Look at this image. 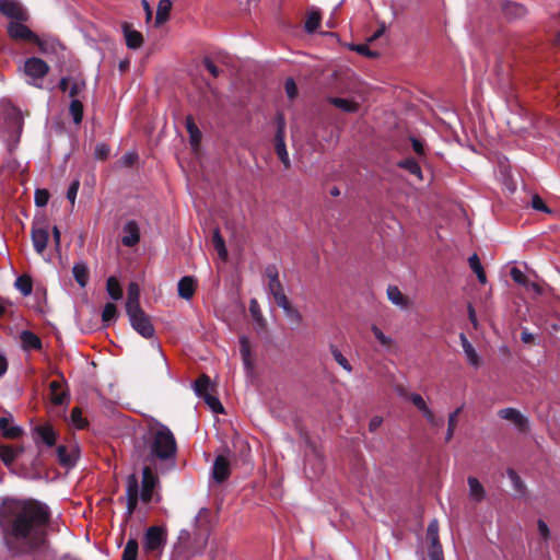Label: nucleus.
<instances>
[{"label": "nucleus", "mask_w": 560, "mask_h": 560, "mask_svg": "<svg viewBox=\"0 0 560 560\" xmlns=\"http://www.w3.org/2000/svg\"><path fill=\"white\" fill-rule=\"evenodd\" d=\"M51 517L50 508L37 499H4L0 509V528L9 552L22 557L47 550Z\"/></svg>", "instance_id": "nucleus-1"}, {"label": "nucleus", "mask_w": 560, "mask_h": 560, "mask_svg": "<svg viewBox=\"0 0 560 560\" xmlns=\"http://www.w3.org/2000/svg\"><path fill=\"white\" fill-rule=\"evenodd\" d=\"M143 463L153 465L158 462H174L177 455V442L171 429L156 422L149 427L143 436Z\"/></svg>", "instance_id": "nucleus-2"}, {"label": "nucleus", "mask_w": 560, "mask_h": 560, "mask_svg": "<svg viewBox=\"0 0 560 560\" xmlns=\"http://www.w3.org/2000/svg\"><path fill=\"white\" fill-rule=\"evenodd\" d=\"M26 22L10 21L7 26V33L10 39L14 42H24L35 44L40 51L45 50V44L27 25Z\"/></svg>", "instance_id": "nucleus-3"}, {"label": "nucleus", "mask_w": 560, "mask_h": 560, "mask_svg": "<svg viewBox=\"0 0 560 560\" xmlns=\"http://www.w3.org/2000/svg\"><path fill=\"white\" fill-rule=\"evenodd\" d=\"M49 70V65L38 57L27 58L22 68L23 73L28 78L26 82L36 88H40L38 81H42L48 74Z\"/></svg>", "instance_id": "nucleus-4"}, {"label": "nucleus", "mask_w": 560, "mask_h": 560, "mask_svg": "<svg viewBox=\"0 0 560 560\" xmlns=\"http://www.w3.org/2000/svg\"><path fill=\"white\" fill-rule=\"evenodd\" d=\"M167 541V532L162 526H150L143 537V549L147 553L161 555Z\"/></svg>", "instance_id": "nucleus-5"}, {"label": "nucleus", "mask_w": 560, "mask_h": 560, "mask_svg": "<svg viewBox=\"0 0 560 560\" xmlns=\"http://www.w3.org/2000/svg\"><path fill=\"white\" fill-rule=\"evenodd\" d=\"M277 130L275 135V151L285 168H290L291 163L285 147V119L282 113L276 115Z\"/></svg>", "instance_id": "nucleus-6"}, {"label": "nucleus", "mask_w": 560, "mask_h": 560, "mask_svg": "<svg viewBox=\"0 0 560 560\" xmlns=\"http://www.w3.org/2000/svg\"><path fill=\"white\" fill-rule=\"evenodd\" d=\"M131 327L143 338H152L154 336V327L150 316L142 308L127 313Z\"/></svg>", "instance_id": "nucleus-7"}, {"label": "nucleus", "mask_w": 560, "mask_h": 560, "mask_svg": "<svg viewBox=\"0 0 560 560\" xmlns=\"http://www.w3.org/2000/svg\"><path fill=\"white\" fill-rule=\"evenodd\" d=\"M31 237L35 252L43 255L49 241V224L46 219L33 222Z\"/></svg>", "instance_id": "nucleus-8"}, {"label": "nucleus", "mask_w": 560, "mask_h": 560, "mask_svg": "<svg viewBox=\"0 0 560 560\" xmlns=\"http://www.w3.org/2000/svg\"><path fill=\"white\" fill-rule=\"evenodd\" d=\"M0 14L11 21L28 22L31 19L27 9L18 0H0Z\"/></svg>", "instance_id": "nucleus-9"}, {"label": "nucleus", "mask_w": 560, "mask_h": 560, "mask_svg": "<svg viewBox=\"0 0 560 560\" xmlns=\"http://www.w3.org/2000/svg\"><path fill=\"white\" fill-rule=\"evenodd\" d=\"M158 476L153 472L150 464H145L142 469V485L140 498L142 502L150 503L153 495V490L158 485Z\"/></svg>", "instance_id": "nucleus-10"}, {"label": "nucleus", "mask_w": 560, "mask_h": 560, "mask_svg": "<svg viewBox=\"0 0 560 560\" xmlns=\"http://www.w3.org/2000/svg\"><path fill=\"white\" fill-rule=\"evenodd\" d=\"M498 416L501 419L511 421L515 428L522 432L525 433L529 430V421L527 417H525L520 410L515 408H503L498 411Z\"/></svg>", "instance_id": "nucleus-11"}, {"label": "nucleus", "mask_w": 560, "mask_h": 560, "mask_svg": "<svg viewBox=\"0 0 560 560\" xmlns=\"http://www.w3.org/2000/svg\"><path fill=\"white\" fill-rule=\"evenodd\" d=\"M126 494L127 514L131 516L137 509L139 500V482L135 474L129 475L127 478Z\"/></svg>", "instance_id": "nucleus-12"}, {"label": "nucleus", "mask_w": 560, "mask_h": 560, "mask_svg": "<svg viewBox=\"0 0 560 560\" xmlns=\"http://www.w3.org/2000/svg\"><path fill=\"white\" fill-rule=\"evenodd\" d=\"M230 474L231 467L229 459L223 455L217 456L212 467L213 479L218 483H222L230 477Z\"/></svg>", "instance_id": "nucleus-13"}, {"label": "nucleus", "mask_w": 560, "mask_h": 560, "mask_svg": "<svg viewBox=\"0 0 560 560\" xmlns=\"http://www.w3.org/2000/svg\"><path fill=\"white\" fill-rule=\"evenodd\" d=\"M125 235L121 238L122 245L132 247L140 241V231L136 221L130 220L124 225Z\"/></svg>", "instance_id": "nucleus-14"}, {"label": "nucleus", "mask_w": 560, "mask_h": 560, "mask_svg": "<svg viewBox=\"0 0 560 560\" xmlns=\"http://www.w3.org/2000/svg\"><path fill=\"white\" fill-rule=\"evenodd\" d=\"M502 12L506 19L517 20L524 18L527 14V9L521 3L504 1L502 3Z\"/></svg>", "instance_id": "nucleus-15"}, {"label": "nucleus", "mask_w": 560, "mask_h": 560, "mask_svg": "<svg viewBox=\"0 0 560 560\" xmlns=\"http://www.w3.org/2000/svg\"><path fill=\"white\" fill-rule=\"evenodd\" d=\"M36 439L42 441L47 446H52L56 443V432L51 424L45 423L36 425L34 429Z\"/></svg>", "instance_id": "nucleus-16"}, {"label": "nucleus", "mask_w": 560, "mask_h": 560, "mask_svg": "<svg viewBox=\"0 0 560 560\" xmlns=\"http://www.w3.org/2000/svg\"><path fill=\"white\" fill-rule=\"evenodd\" d=\"M197 281L194 277L185 276L178 281V295L184 300H190L196 291Z\"/></svg>", "instance_id": "nucleus-17"}, {"label": "nucleus", "mask_w": 560, "mask_h": 560, "mask_svg": "<svg viewBox=\"0 0 560 560\" xmlns=\"http://www.w3.org/2000/svg\"><path fill=\"white\" fill-rule=\"evenodd\" d=\"M122 32L126 39V45L130 49H138L143 44V36L140 32L132 30L128 23L122 24Z\"/></svg>", "instance_id": "nucleus-18"}, {"label": "nucleus", "mask_w": 560, "mask_h": 560, "mask_svg": "<svg viewBox=\"0 0 560 560\" xmlns=\"http://www.w3.org/2000/svg\"><path fill=\"white\" fill-rule=\"evenodd\" d=\"M140 308V288L138 283L130 282L127 289L126 313Z\"/></svg>", "instance_id": "nucleus-19"}, {"label": "nucleus", "mask_w": 560, "mask_h": 560, "mask_svg": "<svg viewBox=\"0 0 560 560\" xmlns=\"http://www.w3.org/2000/svg\"><path fill=\"white\" fill-rule=\"evenodd\" d=\"M276 304L281 307L284 312V315L294 324L300 325L302 322V315L298 308H295L288 296L281 298L280 301L276 302Z\"/></svg>", "instance_id": "nucleus-20"}, {"label": "nucleus", "mask_w": 560, "mask_h": 560, "mask_svg": "<svg viewBox=\"0 0 560 560\" xmlns=\"http://www.w3.org/2000/svg\"><path fill=\"white\" fill-rule=\"evenodd\" d=\"M240 353L246 370L253 369V353L250 341L246 336H241L238 339Z\"/></svg>", "instance_id": "nucleus-21"}, {"label": "nucleus", "mask_w": 560, "mask_h": 560, "mask_svg": "<svg viewBox=\"0 0 560 560\" xmlns=\"http://www.w3.org/2000/svg\"><path fill=\"white\" fill-rule=\"evenodd\" d=\"M20 340L25 350H39L43 346L40 338L31 330H23L20 335Z\"/></svg>", "instance_id": "nucleus-22"}, {"label": "nucleus", "mask_w": 560, "mask_h": 560, "mask_svg": "<svg viewBox=\"0 0 560 560\" xmlns=\"http://www.w3.org/2000/svg\"><path fill=\"white\" fill-rule=\"evenodd\" d=\"M387 298L388 300L399 306L400 308H408L410 301L408 296L402 294V292L396 285H389L387 288Z\"/></svg>", "instance_id": "nucleus-23"}, {"label": "nucleus", "mask_w": 560, "mask_h": 560, "mask_svg": "<svg viewBox=\"0 0 560 560\" xmlns=\"http://www.w3.org/2000/svg\"><path fill=\"white\" fill-rule=\"evenodd\" d=\"M459 340H460L463 350L467 357L468 362L472 366L478 368L480 365V358H479L478 353L476 352L475 348L472 347V345L467 339L466 335L462 332L459 335Z\"/></svg>", "instance_id": "nucleus-24"}, {"label": "nucleus", "mask_w": 560, "mask_h": 560, "mask_svg": "<svg viewBox=\"0 0 560 560\" xmlns=\"http://www.w3.org/2000/svg\"><path fill=\"white\" fill-rule=\"evenodd\" d=\"M12 419L9 417L0 418V431L7 439H16L22 435V429L11 424Z\"/></svg>", "instance_id": "nucleus-25"}, {"label": "nucleus", "mask_w": 560, "mask_h": 560, "mask_svg": "<svg viewBox=\"0 0 560 560\" xmlns=\"http://www.w3.org/2000/svg\"><path fill=\"white\" fill-rule=\"evenodd\" d=\"M194 388L196 395L201 398L206 394L211 393V390H214V385L207 374H202L195 381Z\"/></svg>", "instance_id": "nucleus-26"}, {"label": "nucleus", "mask_w": 560, "mask_h": 560, "mask_svg": "<svg viewBox=\"0 0 560 560\" xmlns=\"http://www.w3.org/2000/svg\"><path fill=\"white\" fill-rule=\"evenodd\" d=\"M57 457L59 464L66 468L73 467L78 458L74 453H69L67 446L65 445H59L57 447Z\"/></svg>", "instance_id": "nucleus-27"}, {"label": "nucleus", "mask_w": 560, "mask_h": 560, "mask_svg": "<svg viewBox=\"0 0 560 560\" xmlns=\"http://www.w3.org/2000/svg\"><path fill=\"white\" fill-rule=\"evenodd\" d=\"M467 482L469 486L470 497L477 502L482 501L486 498V491L479 480L476 477L470 476L468 477Z\"/></svg>", "instance_id": "nucleus-28"}, {"label": "nucleus", "mask_w": 560, "mask_h": 560, "mask_svg": "<svg viewBox=\"0 0 560 560\" xmlns=\"http://www.w3.org/2000/svg\"><path fill=\"white\" fill-rule=\"evenodd\" d=\"M21 453V447H15L12 445L0 446V458L5 465H10L11 463H13Z\"/></svg>", "instance_id": "nucleus-29"}, {"label": "nucleus", "mask_w": 560, "mask_h": 560, "mask_svg": "<svg viewBox=\"0 0 560 560\" xmlns=\"http://www.w3.org/2000/svg\"><path fill=\"white\" fill-rule=\"evenodd\" d=\"M72 275L81 288H84L89 281V269L84 262H75L72 268Z\"/></svg>", "instance_id": "nucleus-30"}, {"label": "nucleus", "mask_w": 560, "mask_h": 560, "mask_svg": "<svg viewBox=\"0 0 560 560\" xmlns=\"http://www.w3.org/2000/svg\"><path fill=\"white\" fill-rule=\"evenodd\" d=\"M172 10V1L171 0H160L158 3V10L155 15V24L161 25L165 23Z\"/></svg>", "instance_id": "nucleus-31"}, {"label": "nucleus", "mask_w": 560, "mask_h": 560, "mask_svg": "<svg viewBox=\"0 0 560 560\" xmlns=\"http://www.w3.org/2000/svg\"><path fill=\"white\" fill-rule=\"evenodd\" d=\"M50 400L54 405L60 406L67 398V393L61 389V384L58 381H52L49 384Z\"/></svg>", "instance_id": "nucleus-32"}, {"label": "nucleus", "mask_w": 560, "mask_h": 560, "mask_svg": "<svg viewBox=\"0 0 560 560\" xmlns=\"http://www.w3.org/2000/svg\"><path fill=\"white\" fill-rule=\"evenodd\" d=\"M328 102L337 108L346 113H355L359 109V104L341 97H329Z\"/></svg>", "instance_id": "nucleus-33"}, {"label": "nucleus", "mask_w": 560, "mask_h": 560, "mask_svg": "<svg viewBox=\"0 0 560 560\" xmlns=\"http://www.w3.org/2000/svg\"><path fill=\"white\" fill-rule=\"evenodd\" d=\"M106 291L108 295L114 300L118 301L122 298V289L118 279L114 276L109 277L106 281Z\"/></svg>", "instance_id": "nucleus-34"}, {"label": "nucleus", "mask_w": 560, "mask_h": 560, "mask_svg": "<svg viewBox=\"0 0 560 560\" xmlns=\"http://www.w3.org/2000/svg\"><path fill=\"white\" fill-rule=\"evenodd\" d=\"M463 408H464V406H460L448 415L447 431H446V435H445L446 443H448L454 436V432H455V429L457 425V419H458V416L460 415V412L463 411Z\"/></svg>", "instance_id": "nucleus-35"}, {"label": "nucleus", "mask_w": 560, "mask_h": 560, "mask_svg": "<svg viewBox=\"0 0 560 560\" xmlns=\"http://www.w3.org/2000/svg\"><path fill=\"white\" fill-rule=\"evenodd\" d=\"M506 474L513 485L514 491L523 497L526 494V486L521 479V477L517 475V472L513 468H508Z\"/></svg>", "instance_id": "nucleus-36"}, {"label": "nucleus", "mask_w": 560, "mask_h": 560, "mask_svg": "<svg viewBox=\"0 0 560 560\" xmlns=\"http://www.w3.org/2000/svg\"><path fill=\"white\" fill-rule=\"evenodd\" d=\"M469 267L476 273L480 283L485 284L487 282L486 272L481 266L480 259L477 254H472L469 259Z\"/></svg>", "instance_id": "nucleus-37"}, {"label": "nucleus", "mask_w": 560, "mask_h": 560, "mask_svg": "<svg viewBox=\"0 0 560 560\" xmlns=\"http://www.w3.org/2000/svg\"><path fill=\"white\" fill-rule=\"evenodd\" d=\"M212 244H213V247L217 250L218 255L220 256V258L226 259L228 250L225 247V242H224L219 229L213 230Z\"/></svg>", "instance_id": "nucleus-38"}, {"label": "nucleus", "mask_w": 560, "mask_h": 560, "mask_svg": "<svg viewBox=\"0 0 560 560\" xmlns=\"http://www.w3.org/2000/svg\"><path fill=\"white\" fill-rule=\"evenodd\" d=\"M117 315V306L112 302L106 303L102 312L103 324L105 326H109L112 323L116 320Z\"/></svg>", "instance_id": "nucleus-39"}, {"label": "nucleus", "mask_w": 560, "mask_h": 560, "mask_svg": "<svg viewBox=\"0 0 560 560\" xmlns=\"http://www.w3.org/2000/svg\"><path fill=\"white\" fill-rule=\"evenodd\" d=\"M186 129L189 133L191 145H198L201 140V132L190 116L186 118Z\"/></svg>", "instance_id": "nucleus-40"}, {"label": "nucleus", "mask_w": 560, "mask_h": 560, "mask_svg": "<svg viewBox=\"0 0 560 560\" xmlns=\"http://www.w3.org/2000/svg\"><path fill=\"white\" fill-rule=\"evenodd\" d=\"M139 544L137 539H128L125 549L122 551L121 560H137L138 558Z\"/></svg>", "instance_id": "nucleus-41"}, {"label": "nucleus", "mask_w": 560, "mask_h": 560, "mask_svg": "<svg viewBox=\"0 0 560 560\" xmlns=\"http://www.w3.org/2000/svg\"><path fill=\"white\" fill-rule=\"evenodd\" d=\"M15 287L24 296L30 295L33 290L32 278L27 275L18 277L15 280Z\"/></svg>", "instance_id": "nucleus-42"}, {"label": "nucleus", "mask_w": 560, "mask_h": 560, "mask_svg": "<svg viewBox=\"0 0 560 560\" xmlns=\"http://www.w3.org/2000/svg\"><path fill=\"white\" fill-rule=\"evenodd\" d=\"M267 290H268V293L270 295H272L275 302H278V301H280L281 298L287 296L284 293V290H283V285L280 282L279 278L275 279V280H269Z\"/></svg>", "instance_id": "nucleus-43"}, {"label": "nucleus", "mask_w": 560, "mask_h": 560, "mask_svg": "<svg viewBox=\"0 0 560 560\" xmlns=\"http://www.w3.org/2000/svg\"><path fill=\"white\" fill-rule=\"evenodd\" d=\"M330 353L334 358V360L348 373L352 372V366L347 360V358L341 353V351L335 346L330 345L329 347Z\"/></svg>", "instance_id": "nucleus-44"}, {"label": "nucleus", "mask_w": 560, "mask_h": 560, "mask_svg": "<svg viewBox=\"0 0 560 560\" xmlns=\"http://www.w3.org/2000/svg\"><path fill=\"white\" fill-rule=\"evenodd\" d=\"M320 21H322V16H320L319 12H317V11L311 12L305 22V31L310 34L316 32L320 25Z\"/></svg>", "instance_id": "nucleus-45"}, {"label": "nucleus", "mask_w": 560, "mask_h": 560, "mask_svg": "<svg viewBox=\"0 0 560 560\" xmlns=\"http://www.w3.org/2000/svg\"><path fill=\"white\" fill-rule=\"evenodd\" d=\"M69 112L72 116L74 124H81L83 119V104L79 100H72L69 106Z\"/></svg>", "instance_id": "nucleus-46"}, {"label": "nucleus", "mask_w": 560, "mask_h": 560, "mask_svg": "<svg viewBox=\"0 0 560 560\" xmlns=\"http://www.w3.org/2000/svg\"><path fill=\"white\" fill-rule=\"evenodd\" d=\"M398 166L421 178V167L413 159H405L398 163Z\"/></svg>", "instance_id": "nucleus-47"}, {"label": "nucleus", "mask_w": 560, "mask_h": 560, "mask_svg": "<svg viewBox=\"0 0 560 560\" xmlns=\"http://www.w3.org/2000/svg\"><path fill=\"white\" fill-rule=\"evenodd\" d=\"M205 402L208 405V407L215 413H223L224 412V408L222 406V404L220 402V400L214 396L212 395L211 393H208L206 394L205 396L201 397Z\"/></svg>", "instance_id": "nucleus-48"}, {"label": "nucleus", "mask_w": 560, "mask_h": 560, "mask_svg": "<svg viewBox=\"0 0 560 560\" xmlns=\"http://www.w3.org/2000/svg\"><path fill=\"white\" fill-rule=\"evenodd\" d=\"M510 276L514 282L524 287L525 289H529V279L524 275L522 270L513 267L510 270Z\"/></svg>", "instance_id": "nucleus-49"}, {"label": "nucleus", "mask_w": 560, "mask_h": 560, "mask_svg": "<svg viewBox=\"0 0 560 560\" xmlns=\"http://www.w3.org/2000/svg\"><path fill=\"white\" fill-rule=\"evenodd\" d=\"M371 330L382 346H384L387 349H389L393 346L394 340L390 337L384 335V332L376 325H373L371 327Z\"/></svg>", "instance_id": "nucleus-50"}, {"label": "nucleus", "mask_w": 560, "mask_h": 560, "mask_svg": "<svg viewBox=\"0 0 560 560\" xmlns=\"http://www.w3.org/2000/svg\"><path fill=\"white\" fill-rule=\"evenodd\" d=\"M428 537L431 539L432 549H438L440 545L438 536V522L433 521L428 526Z\"/></svg>", "instance_id": "nucleus-51"}, {"label": "nucleus", "mask_w": 560, "mask_h": 560, "mask_svg": "<svg viewBox=\"0 0 560 560\" xmlns=\"http://www.w3.org/2000/svg\"><path fill=\"white\" fill-rule=\"evenodd\" d=\"M70 418H71L72 423L75 425V428H78V429L85 428L86 421L83 419L82 411L79 407H74L71 410Z\"/></svg>", "instance_id": "nucleus-52"}, {"label": "nucleus", "mask_w": 560, "mask_h": 560, "mask_svg": "<svg viewBox=\"0 0 560 560\" xmlns=\"http://www.w3.org/2000/svg\"><path fill=\"white\" fill-rule=\"evenodd\" d=\"M109 153H110V148L108 144H106V143L96 144L95 150H94L95 159L105 161L109 156Z\"/></svg>", "instance_id": "nucleus-53"}, {"label": "nucleus", "mask_w": 560, "mask_h": 560, "mask_svg": "<svg viewBox=\"0 0 560 560\" xmlns=\"http://www.w3.org/2000/svg\"><path fill=\"white\" fill-rule=\"evenodd\" d=\"M351 49L369 58H376L380 55L377 51L371 50L365 44L352 45Z\"/></svg>", "instance_id": "nucleus-54"}, {"label": "nucleus", "mask_w": 560, "mask_h": 560, "mask_svg": "<svg viewBox=\"0 0 560 560\" xmlns=\"http://www.w3.org/2000/svg\"><path fill=\"white\" fill-rule=\"evenodd\" d=\"M422 416L432 427L440 428L444 424V420L442 418H438L430 408L424 410Z\"/></svg>", "instance_id": "nucleus-55"}, {"label": "nucleus", "mask_w": 560, "mask_h": 560, "mask_svg": "<svg viewBox=\"0 0 560 560\" xmlns=\"http://www.w3.org/2000/svg\"><path fill=\"white\" fill-rule=\"evenodd\" d=\"M422 416L432 427L440 428L444 424V420L442 418H438L430 408L424 410Z\"/></svg>", "instance_id": "nucleus-56"}, {"label": "nucleus", "mask_w": 560, "mask_h": 560, "mask_svg": "<svg viewBox=\"0 0 560 560\" xmlns=\"http://www.w3.org/2000/svg\"><path fill=\"white\" fill-rule=\"evenodd\" d=\"M422 416L432 427L440 428L444 424V420L442 418H438L430 408L424 410Z\"/></svg>", "instance_id": "nucleus-57"}, {"label": "nucleus", "mask_w": 560, "mask_h": 560, "mask_svg": "<svg viewBox=\"0 0 560 560\" xmlns=\"http://www.w3.org/2000/svg\"><path fill=\"white\" fill-rule=\"evenodd\" d=\"M422 416L432 427L440 428L444 424V420L442 418H438L430 408L424 410Z\"/></svg>", "instance_id": "nucleus-58"}, {"label": "nucleus", "mask_w": 560, "mask_h": 560, "mask_svg": "<svg viewBox=\"0 0 560 560\" xmlns=\"http://www.w3.org/2000/svg\"><path fill=\"white\" fill-rule=\"evenodd\" d=\"M35 205L37 207H45L49 200V192L47 189H36L35 191Z\"/></svg>", "instance_id": "nucleus-59"}, {"label": "nucleus", "mask_w": 560, "mask_h": 560, "mask_svg": "<svg viewBox=\"0 0 560 560\" xmlns=\"http://www.w3.org/2000/svg\"><path fill=\"white\" fill-rule=\"evenodd\" d=\"M530 206L533 209H535L537 211H541L545 213H551V210L546 206L545 201L537 194L532 197Z\"/></svg>", "instance_id": "nucleus-60"}, {"label": "nucleus", "mask_w": 560, "mask_h": 560, "mask_svg": "<svg viewBox=\"0 0 560 560\" xmlns=\"http://www.w3.org/2000/svg\"><path fill=\"white\" fill-rule=\"evenodd\" d=\"M284 90L290 100H294L298 96V86L292 78L285 80Z\"/></svg>", "instance_id": "nucleus-61"}, {"label": "nucleus", "mask_w": 560, "mask_h": 560, "mask_svg": "<svg viewBox=\"0 0 560 560\" xmlns=\"http://www.w3.org/2000/svg\"><path fill=\"white\" fill-rule=\"evenodd\" d=\"M409 399L417 407V409L421 411V413H423L424 410L429 409L427 402L421 397V395L412 393L410 394Z\"/></svg>", "instance_id": "nucleus-62"}, {"label": "nucleus", "mask_w": 560, "mask_h": 560, "mask_svg": "<svg viewBox=\"0 0 560 560\" xmlns=\"http://www.w3.org/2000/svg\"><path fill=\"white\" fill-rule=\"evenodd\" d=\"M79 187H80V180L75 179L70 184V186L67 190V199L71 202V205H74Z\"/></svg>", "instance_id": "nucleus-63"}, {"label": "nucleus", "mask_w": 560, "mask_h": 560, "mask_svg": "<svg viewBox=\"0 0 560 560\" xmlns=\"http://www.w3.org/2000/svg\"><path fill=\"white\" fill-rule=\"evenodd\" d=\"M203 65L213 78H218L220 75L221 70L210 58L206 57L203 59Z\"/></svg>", "instance_id": "nucleus-64"}]
</instances>
